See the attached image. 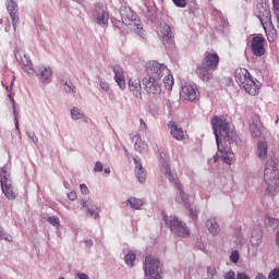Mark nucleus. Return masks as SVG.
<instances>
[{
  "mask_svg": "<svg viewBox=\"0 0 279 279\" xmlns=\"http://www.w3.org/2000/svg\"><path fill=\"white\" fill-rule=\"evenodd\" d=\"M211 125L216 136L218 154L214 156L215 162L222 160L226 165H230L234 159L232 153V143H234V130L230 128L228 120L216 116L211 119Z\"/></svg>",
  "mask_w": 279,
  "mask_h": 279,
  "instance_id": "obj_1",
  "label": "nucleus"
},
{
  "mask_svg": "<svg viewBox=\"0 0 279 279\" xmlns=\"http://www.w3.org/2000/svg\"><path fill=\"white\" fill-rule=\"evenodd\" d=\"M219 54L217 52H206L201 65L196 66L195 73L202 82H211L215 74L213 71L219 69Z\"/></svg>",
  "mask_w": 279,
  "mask_h": 279,
  "instance_id": "obj_2",
  "label": "nucleus"
},
{
  "mask_svg": "<svg viewBox=\"0 0 279 279\" xmlns=\"http://www.w3.org/2000/svg\"><path fill=\"white\" fill-rule=\"evenodd\" d=\"M235 82L239 84L241 88L247 93V95H252L253 97H256L260 93V88L263 84L254 77H252V74L247 69L239 68L235 70Z\"/></svg>",
  "mask_w": 279,
  "mask_h": 279,
  "instance_id": "obj_3",
  "label": "nucleus"
},
{
  "mask_svg": "<svg viewBox=\"0 0 279 279\" xmlns=\"http://www.w3.org/2000/svg\"><path fill=\"white\" fill-rule=\"evenodd\" d=\"M265 194L272 195L279 187L278 159H269L264 169Z\"/></svg>",
  "mask_w": 279,
  "mask_h": 279,
  "instance_id": "obj_4",
  "label": "nucleus"
},
{
  "mask_svg": "<svg viewBox=\"0 0 279 279\" xmlns=\"http://www.w3.org/2000/svg\"><path fill=\"white\" fill-rule=\"evenodd\" d=\"M162 219L166 226H168L171 232H173V234H175L177 236H181L182 239L191 236V230L186 226V222L180 221L175 217H169L165 215V211H162Z\"/></svg>",
  "mask_w": 279,
  "mask_h": 279,
  "instance_id": "obj_5",
  "label": "nucleus"
},
{
  "mask_svg": "<svg viewBox=\"0 0 279 279\" xmlns=\"http://www.w3.org/2000/svg\"><path fill=\"white\" fill-rule=\"evenodd\" d=\"M258 10V19L260 24L263 25L264 31L266 34H276V28L274 27V22H271V10L268 7L259 5L257 7Z\"/></svg>",
  "mask_w": 279,
  "mask_h": 279,
  "instance_id": "obj_6",
  "label": "nucleus"
},
{
  "mask_svg": "<svg viewBox=\"0 0 279 279\" xmlns=\"http://www.w3.org/2000/svg\"><path fill=\"white\" fill-rule=\"evenodd\" d=\"M146 77H154L155 80H162L167 73H169V69L167 65L162 63H158L157 61H148L146 63Z\"/></svg>",
  "mask_w": 279,
  "mask_h": 279,
  "instance_id": "obj_7",
  "label": "nucleus"
},
{
  "mask_svg": "<svg viewBox=\"0 0 279 279\" xmlns=\"http://www.w3.org/2000/svg\"><path fill=\"white\" fill-rule=\"evenodd\" d=\"M161 173H163V175L168 178L172 184H174L175 189L180 191L181 199L184 204H186V202H189V197L186 196V193H184V191L182 190V183H180L178 174L171 171V168L168 166V163H163L161 166Z\"/></svg>",
  "mask_w": 279,
  "mask_h": 279,
  "instance_id": "obj_8",
  "label": "nucleus"
},
{
  "mask_svg": "<svg viewBox=\"0 0 279 279\" xmlns=\"http://www.w3.org/2000/svg\"><path fill=\"white\" fill-rule=\"evenodd\" d=\"M144 90H146L147 95L156 98L159 97L160 93H162V87L160 86V80L155 77L146 76L143 78Z\"/></svg>",
  "mask_w": 279,
  "mask_h": 279,
  "instance_id": "obj_9",
  "label": "nucleus"
},
{
  "mask_svg": "<svg viewBox=\"0 0 279 279\" xmlns=\"http://www.w3.org/2000/svg\"><path fill=\"white\" fill-rule=\"evenodd\" d=\"M0 184L2 193L5 195V197L9 199H16V191H14L12 181L8 178V170L5 169L0 170Z\"/></svg>",
  "mask_w": 279,
  "mask_h": 279,
  "instance_id": "obj_10",
  "label": "nucleus"
},
{
  "mask_svg": "<svg viewBox=\"0 0 279 279\" xmlns=\"http://www.w3.org/2000/svg\"><path fill=\"white\" fill-rule=\"evenodd\" d=\"M144 271L145 276H159L162 271V269H160V260L151 255H148L145 258Z\"/></svg>",
  "mask_w": 279,
  "mask_h": 279,
  "instance_id": "obj_11",
  "label": "nucleus"
},
{
  "mask_svg": "<svg viewBox=\"0 0 279 279\" xmlns=\"http://www.w3.org/2000/svg\"><path fill=\"white\" fill-rule=\"evenodd\" d=\"M15 58L17 62H20V65L22 66L23 71H25V73L28 75L35 73L32 60H29V57L26 56L23 50H15Z\"/></svg>",
  "mask_w": 279,
  "mask_h": 279,
  "instance_id": "obj_12",
  "label": "nucleus"
},
{
  "mask_svg": "<svg viewBox=\"0 0 279 279\" xmlns=\"http://www.w3.org/2000/svg\"><path fill=\"white\" fill-rule=\"evenodd\" d=\"M181 99L185 101H197L199 99V89L197 85H185L180 92Z\"/></svg>",
  "mask_w": 279,
  "mask_h": 279,
  "instance_id": "obj_13",
  "label": "nucleus"
},
{
  "mask_svg": "<svg viewBox=\"0 0 279 279\" xmlns=\"http://www.w3.org/2000/svg\"><path fill=\"white\" fill-rule=\"evenodd\" d=\"M251 49L252 52L257 57L260 58L265 56V38L263 37H253L251 41Z\"/></svg>",
  "mask_w": 279,
  "mask_h": 279,
  "instance_id": "obj_14",
  "label": "nucleus"
},
{
  "mask_svg": "<svg viewBox=\"0 0 279 279\" xmlns=\"http://www.w3.org/2000/svg\"><path fill=\"white\" fill-rule=\"evenodd\" d=\"M124 21L125 23H128L132 32H135V34H138L140 36H143V26H141V24L136 22V14L130 12L128 16L124 17Z\"/></svg>",
  "mask_w": 279,
  "mask_h": 279,
  "instance_id": "obj_15",
  "label": "nucleus"
},
{
  "mask_svg": "<svg viewBox=\"0 0 279 279\" xmlns=\"http://www.w3.org/2000/svg\"><path fill=\"white\" fill-rule=\"evenodd\" d=\"M36 75L39 77L43 84H49L53 77V71L49 66H41L37 69Z\"/></svg>",
  "mask_w": 279,
  "mask_h": 279,
  "instance_id": "obj_16",
  "label": "nucleus"
},
{
  "mask_svg": "<svg viewBox=\"0 0 279 279\" xmlns=\"http://www.w3.org/2000/svg\"><path fill=\"white\" fill-rule=\"evenodd\" d=\"M129 89L134 97H137V99H143V87H141V80L130 78Z\"/></svg>",
  "mask_w": 279,
  "mask_h": 279,
  "instance_id": "obj_17",
  "label": "nucleus"
},
{
  "mask_svg": "<svg viewBox=\"0 0 279 279\" xmlns=\"http://www.w3.org/2000/svg\"><path fill=\"white\" fill-rule=\"evenodd\" d=\"M250 132L253 138H260L263 136V122H260V118L255 117L253 122L250 124Z\"/></svg>",
  "mask_w": 279,
  "mask_h": 279,
  "instance_id": "obj_18",
  "label": "nucleus"
},
{
  "mask_svg": "<svg viewBox=\"0 0 279 279\" xmlns=\"http://www.w3.org/2000/svg\"><path fill=\"white\" fill-rule=\"evenodd\" d=\"M113 73H114V82L118 84L119 88H121V90H125L126 84H125V73L123 72V68L119 65L113 66Z\"/></svg>",
  "mask_w": 279,
  "mask_h": 279,
  "instance_id": "obj_19",
  "label": "nucleus"
},
{
  "mask_svg": "<svg viewBox=\"0 0 279 279\" xmlns=\"http://www.w3.org/2000/svg\"><path fill=\"white\" fill-rule=\"evenodd\" d=\"M81 206H82V210H84V209L87 210V215H89V217H93L94 219L99 218V208L95 207V205L93 204L92 201L82 199Z\"/></svg>",
  "mask_w": 279,
  "mask_h": 279,
  "instance_id": "obj_20",
  "label": "nucleus"
},
{
  "mask_svg": "<svg viewBox=\"0 0 279 279\" xmlns=\"http://www.w3.org/2000/svg\"><path fill=\"white\" fill-rule=\"evenodd\" d=\"M168 128L170 130L171 136L175 141H184V130L182 128L178 126V123H175L174 121H170L168 123Z\"/></svg>",
  "mask_w": 279,
  "mask_h": 279,
  "instance_id": "obj_21",
  "label": "nucleus"
},
{
  "mask_svg": "<svg viewBox=\"0 0 279 279\" xmlns=\"http://www.w3.org/2000/svg\"><path fill=\"white\" fill-rule=\"evenodd\" d=\"M263 243V230L260 228L253 229L251 234V245L258 247Z\"/></svg>",
  "mask_w": 279,
  "mask_h": 279,
  "instance_id": "obj_22",
  "label": "nucleus"
},
{
  "mask_svg": "<svg viewBox=\"0 0 279 279\" xmlns=\"http://www.w3.org/2000/svg\"><path fill=\"white\" fill-rule=\"evenodd\" d=\"M269 149V145L267 142H258L257 144V158L260 160H267V151Z\"/></svg>",
  "mask_w": 279,
  "mask_h": 279,
  "instance_id": "obj_23",
  "label": "nucleus"
},
{
  "mask_svg": "<svg viewBox=\"0 0 279 279\" xmlns=\"http://www.w3.org/2000/svg\"><path fill=\"white\" fill-rule=\"evenodd\" d=\"M206 226L210 234H213L214 236H217V234H219V223H217V220H215V218H209L206 222Z\"/></svg>",
  "mask_w": 279,
  "mask_h": 279,
  "instance_id": "obj_24",
  "label": "nucleus"
},
{
  "mask_svg": "<svg viewBox=\"0 0 279 279\" xmlns=\"http://www.w3.org/2000/svg\"><path fill=\"white\" fill-rule=\"evenodd\" d=\"M161 36L166 43H171V38H173L171 26H169L168 24L161 25Z\"/></svg>",
  "mask_w": 279,
  "mask_h": 279,
  "instance_id": "obj_25",
  "label": "nucleus"
},
{
  "mask_svg": "<svg viewBox=\"0 0 279 279\" xmlns=\"http://www.w3.org/2000/svg\"><path fill=\"white\" fill-rule=\"evenodd\" d=\"M143 204V199L141 198L131 197L126 201V206H131V208H134L135 210H140Z\"/></svg>",
  "mask_w": 279,
  "mask_h": 279,
  "instance_id": "obj_26",
  "label": "nucleus"
},
{
  "mask_svg": "<svg viewBox=\"0 0 279 279\" xmlns=\"http://www.w3.org/2000/svg\"><path fill=\"white\" fill-rule=\"evenodd\" d=\"M173 75H171L169 72L166 74L165 78H163V86L166 88V90H173Z\"/></svg>",
  "mask_w": 279,
  "mask_h": 279,
  "instance_id": "obj_27",
  "label": "nucleus"
},
{
  "mask_svg": "<svg viewBox=\"0 0 279 279\" xmlns=\"http://www.w3.org/2000/svg\"><path fill=\"white\" fill-rule=\"evenodd\" d=\"M7 10L9 14H16L19 13V4L14 0H7L5 2Z\"/></svg>",
  "mask_w": 279,
  "mask_h": 279,
  "instance_id": "obj_28",
  "label": "nucleus"
},
{
  "mask_svg": "<svg viewBox=\"0 0 279 279\" xmlns=\"http://www.w3.org/2000/svg\"><path fill=\"white\" fill-rule=\"evenodd\" d=\"M265 226L268 228H278L279 227V219L272 218L270 216H266L264 220Z\"/></svg>",
  "mask_w": 279,
  "mask_h": 279,
  "instance_id": "obj_29",
  "label": "nucleus"
},
{
  "mask_svg": "<svg viewBox=\"0 0 279 279\" xmlns=\"http://www.w3.org/2000/svg\"><path fill=\"white\" fill-rule=\"evenodd\" d=\"M134 260H136V253L135 252H130L125 255L124 262L129 267H134Z\"/></svg>",
  "mask_w": 279,
  "mask_h": 279,
  "instance_id": "obj_30",
  "label": "nucleus"
},
{
  "mask_svg": "<svg viewBox=\"0 0 279 279\" xmlns=\"http://www.w3.org/2000/svg\"><path fill=\"white\" fill-rule=\"evenodd\" d=\"M71 117L72 119H74L75 121L80 120V119H84V113H82V111H80V109L77 107H74L71 110Z\"/></svg>",
  "mask_w": 279,
  "mask_h": 279,
  "instance_id": "obj_31",
  "label": "nucleus"
},
{
  "mask_svg": "<svg viewBox=\"0 0 279 279\" xmlns=\"http://www.w3.org/2000/svg\"><path fill=\"white\" fill-rule=\"evenodd\" d=\"M10 16H11L13 29H14V32H16V27L19 26V23H21V17L19 16V12L11 13Z\"/></svg>",
  "mask_w": 279,
  "mask_h": 279,
  "instance_id": "obj_32",
  "label": "nucleus"
},
{
  "mask_svg": "<svg viewBox=\"0 0 279 279\" xmlns=\"http://www.w3.org/2000/svg\"><path fill=\"white\" fill-rule=\"evenodd\" d=\"M47 221L50 223V226H53V228L60 229V218L57 216L48 217Z\"/></svg>",
  "mask_w": 279,
  "mask_h": 279,
  "instance_id": "obj_33",
  "label": "nucleus"
},
{
  "mask_svg": "<svg viewBox=\"0 0 279 279\" xmlns=\"http://www.w3.org/2000/svg\"><path fill=\"white\" fill-rule=\"evenodd\" d=\"M108 12H102L100 16L97 17V24L98 25H106L108 23Z\"/></svg>",
  "mask_w": 279,
  "mask_h": 279,
  "instance_id": "obj_34",
  "label": "nucleus"
},
{
  "mask_svg": "<svg viewBox=\"0 0 279 279\" xmlns=\"http://www.w3.org/2000/svg\"><path fill=\"white\" fill-rule=\"evenodd\" d=\"M135 173L138 182H141V184L145 183V180L147 178V173L145 172V170L140 171V173L138 171H135Z\"/></svg>",
  "mask_w": 279,
  "mask_h": 279,
  "instance_id": "obj_35",
  "label": "nucleus"
},
{
  "mask_svg": "<svg viewBox=\"0 0 279 279\" xmlns=\"http://www.w3.org/2000/svg\"><path fill=\"white\" fill-rule=\"evenodd\" d=\"M64 92L65 93H73V94H75V93H77V89L75 88V85H73L72 83H65V85H64Z\"/></svg>",
  "mask_w": 279,
  "mask_h": 279,
  "instance_id": "obj_36",
  "label": "nucleus"
},
{
  "mask_svg": "<svg viewBox=\"0 0 279 279\" xmlns=\"http://www.w3.org/2000/svg\"><path fill=\"white\" fill-rule=\"evenodd\" d=\"M134 163H135V171H138L137 174H140L141 171H145L143 169V163H141V159L134 158Z\"/></svg>",
  "mask_w": 279,
  "mask_h": 279,
  "instance_id": "obj_37",
  "label": "nucleus"
},
{
  "mask_svg": "<svg viewBox=\"0 0 279 279\" xmlns=\"http://www.w3.org/2000/svg\"><path fill=\"white\" fill-rule=\"evenodd\" d=\"M268 279H279V268H274L269 275Z\"/></svg>",
  "mask_w": 279,
  "mask_h": 279,
  "instance_id": "obj_38",
  "label": "nucleus"
},
{
  "mask_svg": "<svg viewBox=\"0 0 279 279\" xmlns=\"http://www.w3.org/2000/svg\"><path fill=\"white\" fill-rule=\"evenodd\" d=\"M163 106H166L170 111L173 110V100H171V98H165Z\"/></svg>",
  "mask_w": 279,
  "mask_h": 279,
  "instance_id": "obj_39",
  "label": "nucleus"
},
{
  "mask_svg": "<svg viewBox=\"0 0 279 279\" xmlns=\"http://www.w3.org/2000/svg\"><path fill=\"white\" fill-rule=\"evenodd\" d=\"M99 86H100L101 90H104L105 93H108V90H110V84H108L105 81H100Z\"/></svg>",
  "mask_w": 279,
  "mask_h": 279,
  "instance_id": "obj_40",
  "label": "nucleus"
},
{
  "mask_svg": "<svg viewBox=\"0 0 279 279\" xmlns=\"http://www.w3.org/2000/svg\"><path fill=\"white\" fill-rule=\"evenodd\" d=\"M231 263H239V251H233L230 255Z\"/></svg>",
  "mask_w": 279,
  "mask_h": 279,
  "instance_id": "obj_41",
  "label": "nucleus"
},
{
  "mask_svg": "<svg viewBox=\"0 0 279 279\" xmlns=\"http://www.w3.org/2000/svg\"><path fill=\"white\" fill-rule=\"evenodd\" d=\"M177 8H186V0H172Z\"/></svg>",
  "mask_w": 279,
  "mask_h": 279,
  "instance_id": "obj_42",
  "label": "nucleus"
},
{
  "mask_svg": "<svg viewBox=\"0 0 279 279\" xmlns=\"http://www.w3.org/2000/svg\"><path fill=\"white\" fill-rule=\"evenodd\" d=\"M95 172H101L104 171V165L100 161H97L95 167H94Z\"/></svg>",
  "mask_w": 279,
  "mask_h": 279,
  "instance_id": "obj_43",
  "label": "nucleus"
},
{
  "mask_svg": "<svg viewBox=\"0 0 279 279\" xmlns=\"http://www.w3.org/2000/svg\"><path fill=\"white\" fill-rule=\"evenodd\" d=\"M81 189V193H83V195H88L89 191H88V186H86V184L82 183L80 185Z\"/></svg>",
  "mask_w": 279,
  "mask_h": 279,
  "instance_id": "obj_44",
  "label": "nucleus"
},
{
  "mask_svg": "<svg viewBox=\"0 0 279 279\" xmlns=\"http://www.w3.org/2000/svg\"><path fill=\"white\" fill-rule=\"evenodd\" d=\"M68 199H70V202H75V199H77V193L75 192L68 193Z\"/></svg>",
  "mask_w": 279,
  "mask_h": 279,
  "instance_id": "obj_45",
  "label": "nucleus"
},
{
  "mask_svg": "<svg viewBox=\"0 0 279 279\" xmlns=\"http://www.w3.org/2000/svg\"><path fill=\"white\" fill-rule=\"evenodd\" d=\"M225 278L226 279H236V274H234V271L230 270L229 272L226 274Z\"/></svg>",
  "mask_w": 279,
  "mask_h": 279,
  "instance_id": "obj_46",
  "label": "nucleus"
},
{
  "mask_svg": "<svg viewBox=\"0 0 279 279\" xmlns=\"http://www.w3.org/2000/svg\"><path fill=\"white\" fill-rule=\"evenodd\" d=\"M190 217L192 219H197V209L190 208Z\"/></svg>",
  "mask_w": 279,
  "mask_h": 279,
  "instance_id": "obj_47",
  "label": "nucleus"
},
{
  "mask_svg": "<svg viewBox=\"0 0 279 279\" xmlns=\"http://www.w3.org/2000/svg\"><path fill=\"white\" fill-rule=\"evenodd\" d=\"M28 137L31 138V141L33 143H38V137H36L35 133H33V132L28 133Z\"/></svg>",
  "mask_w": 279,
  "mask_h": 279,
  "instance_id": "obj_48",
  "label": "nucleus"
},
{
  "mask_svg": "<svg viewBox=\"0 0 279 279\" xmlns=\"http://www.w3.org/2000/svg\"><path fill=\"white\" fill-rule=\"evenodd\" d=\"M140 128L141 130H144V131L147 130V123H145V120L140 119Z\"/></svg>",
  "mask_w": 279,
  "mask_h": 279,
  "instance_id": "obj_49",
  "label": "nucleus"
},
{
  "mask_svg": "<svg viewBox=\"0 0 279 279\" xmlns=\"http://www.w3.org/2000/svg\"><path fill=\"white\" fill-rule=\"evenodd\" d=\"M0 239H4L5 241H12V236L9 238L3 236V229L0 228Z\"/></svg>",
  "mask_w": 279,
  "mask_h": 279,
  "instance_id": "obj_50",
  "label": "nucleus"
},
{
  "mask_svg": "<svg viewBox=\"0 0 279 279\" xmlns=\"http://www.w3.org/2000/svg\"><path fill=\"white\" fill-rule=\"evenodd\" d=\"M77 278H78V279H90V278L88 277V275H86V274H84V272H78V274H77Z\"/></svg>",
  "mask_w": 279,
  "mask_h": 279,
  "instance_id": "obj_51",
  "label": "nucleus"
},
{
  "mask_svg": "<svg viewBox=\"0 0 279 279\" xmlns=\"http://www.w3.org/2000/svg\"><path fill=\"white\" fill-rule=\"evenodd\" d=\"M236 279H250V277L243 272L238 274Z\"/></svg>",
  "mask_w": 279,
  "mask_h": 279,
  "instance_id": "obj_52",
  "label": "nucleus"
},
{
  "mask_svg": "<svg viewBox=\"0 0 279 279\" xmlns=\"http://www.w3.org/2000/svg\"><path fill=\"white\" fill-rule=\"evenodd\" d=\"M207 271L208 274H211V276H215V267H209Z\"/></svg>",
  "mask_w": 279,
  "mask_h": 279,
  "instance_id": "obj_53",
  "label": "nucleus"
},
{
  "mask_svg": "<svg viewBox=\"0 0 279 279\" xmlns=\"http://www.w3.org/2000/svg\"><path fill=\"white\" fill-rule=\"evenodd\" d=\"M85 244L87 245V247H93V241L92 240H86Z\"/></svg>",
  "mask_w": 279,
  "mask_h": 279,
  "instance_id": "obj_54",
  "label": "nucleus"
},
{
  "mask_svg": "<svg viewBox=\"0 0 279 279\" xmlns=\"http://www.w3.org/2000/svg\"><path fill=\"white\" fill-rule=\"evenodd\" d=\"M135 149L140 153L143 151V149H141V145L138 144V142L135 143Z\"/></svg>",
  "mask_w": 279,
  "mask_h": 279,
  "instance_id": "obj_55",
  "label": "nucleus"
},
{
  "mask_svg": "<svg viewBox=\"0 0 279 279\" xmlns=\"http://www.w3.org/2000/svg\"><path fill=\"white\" fill-rule=\"evenodd\" d=\"M148 279H162V277L160 275H153Z\"/></svg>",
  "mask_w": 279,
  "mask_h": 279,
  "instance_id": "obj_56",
  "label": "nucleus"
},
{
  "mask_svg": "<svg viewBox=\"0 0 279 279\" xmlns=\"http://www.w3.org/2000/svg\"><path fill=\"white\" fill-rule=\"evenodd\" d=\"M256 279H267V277H265V275H263V274H258L256 276Z\"/></svg>",
  "mask_w": 279,
  "mask_h": 279,
  "instance_id": "obj_57",
  "label": "nucleus"
},
{
  "mask_svg": "<svg viewBox=\"0 0 279 279\" xmlns=\"http://www.w3.org/2000/svg\"><path fill=\"white\" fill-rule=\"evenodd\" d=\"M7 23H8V25L5 26V32H9V31L11 29L10 21H9V20H7Z\"/></svg>",
  "mask_w": 279,
  "mask_h": 279,
  "instance_id": "obj_58",
  "label": "nucleus"
},
{
  "mask_svg": "<svg viewBox=\"0 0 279 279\" xmlns=\"http://www.w3.org/2000/svg\"><path fill=\"white\" fill-rule=\"evenodd\" d=\"M15 128L19 130V118L15 117Z\"/></svg>",
  "mask_w": 279,
  "mask_h": 279,
  "instance_id": "obj_59",
  "label": "nucleus"
},
{
  "mask_svg": "<svg viewBox=\"0 0 279 279\" xmlns=\"http://www.w3.org/2000/svg\"><path fill=\"white\" fill-rule=\"evenodd\" d=\"M104 171H105V173L108 174V173H110V168H105Z\"/></svg>",
  "mask_w": 279,
  "mask_h": 279,
  "instance_id": "obj_60",
  "label": "nucleus"
},
{
  "mask_svg": "<svg viewBox=\"0 0 279 279\" xmlns=\"http://www.w3.org/2000/svg\"><path fill=\"white\" fill-rule=\"evenodd\" d=\"M0 24H3V20H0Z\"/></svg>",
  "mask_w": 279,
  "mask_h": 279,
  "instance_id": "obj_61",
  "label": "nucleus"
},
{
  "mask_svg": "<svg viewBox=\"0 0 279 279\" xmlns=\"http://www.w3.org/2000/svg\"><path fill=\"white\" fill-rule=\"evenodd\" d=\"M14 85V81H12V83H11V86H13Z\"/></svg>",
  "mask_w": 279,
  "mask_h": 279,
  "instance_id": "obj_62",
  "label": "nucleus"
},
{
  "mask_svg": "<svg viewBox=\"0 0 279 279\" xmlns=\"http://www.w3.org/2000/svg\"><path fill=\"white\" fill-rule=\"evenodd\" d=\"M278 121H279V120L277 119V120H276V124H278Z\"/></svg>",
  "mask_w": 279,
  "mask_h": 279,
  "instance_id": "obj_63",
  "label": "nucleus"
}]
</instances>
